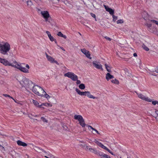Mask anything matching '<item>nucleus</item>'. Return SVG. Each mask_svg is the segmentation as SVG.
<instances>
[{
  "mask_svg": "<svg viewBox=\"0 0 158 158\" xmlns=\"http://www.w3.org/2000/svg\"><path fill=\"white\" fill-rule=\"evenodd\" d=\"M10 49V44L7 42L0 43V53L3 55H7Z\"/></svg>",
  "mask_w": 158,
  "mask_h": 158,
  "instance_id": "nucleus-1",
  "label": "nucleus"
},
{
  "mask_svg": "<svg viewBox=\"0 0 158 158\" xmlns=\"http://www.w3.org/2000/svg\"><path fill=\"white\" fill-rule=\"evenodd\" d=\"M20 83L23 86L25 87L27 90L31 89L33 86V84L31 81L25 77H23Z\"/></svg>",
  "mask_w": 158,
  "mask_h": 158,
  "instance_id": "nucleus-2",
  "label": "nucleus"
},
{
  "mask_svg": "<svg viewBox=\"0 0 158 158\" xmlns=\"http://www.w3.org/2000/svg\"><path fill=\"white\" fill-rule=\"evenodd\" d=\"M14 63L15 64H14L11 63L10 66L16 68L24 73H29V69L30 68V67L28 64H27L26 65V67L27 68L26 69L25 68L22 67L20 64H18L16 61H15L14 62Z\"/></svg>",
  "mask_w": 158,
  "mask_h": 158,
  "instance_id": "nucleus-3",
  "label": "nucleus"
},
{
  "mask_svg": "<svg viewBox=\"0 0 158 158\" xmlns=\"http://www.w3.org/2000/svg\"><path fill=\"white\" fill-rule=\"evenodd\" d=\"M32 87V91L35 94L41 97L43 96V93L44 92V90L41 87L36 85Z\"/></svg>",
  "mask_w": 158,
  "mask_h": 158,
  "instance_id": "nucleus-4",
  "label": "nucleus"
},
{
  "mask_svg": "<svg viewBox=\"0 0 158 158\" xmlns=\"http://www.w3.org/2000/svg\"><path fill=\"white\" fill-rule=\"evenodd\" d=\"M41 14L44 19L45 22H48L50 23L52 21L51 17H50L48 11L45 10L43 11H41Z\"/></svg>",
  "mask_w": 158,
  "mask_h": 158,
  "instance_id": "nucleus-5",
  "label": "nucleus"
},
{
  "mask_svg": "<svg viewBox=\"0 0 158 158\" xmlns=\"http://www.w3.org/2000/svg\"><path fill=\"white\" fill-rule=\"evenodd\" d=\"M64 76L70 78L73 81H76L78 79L77 76L72 72H68L65 73Z\"/></svg>",
  "mask_w": 158,
  "mask_h": 158,
  "instance_id": "nucleus-6",
  "label": "nucleus"
},
{
  "mask_svg": "<svg viewBox=\"0 0 158 158\" xmlns=\"http://www.w3.org/2000/svg\"><path fill=\"white\" fill-rule=\"evenodd\" d=\"M135 92L138 95V98L142 100L149 102H152V100L151 99H149L148 97H145L143 94L141 93H139L136 91H135Z\"/></svg>",
  "mask_w": 158,
  "mask_h": 158,
  "instance_id": "nucleus-7",
  "label": "nucleus"
},
{
  "mask_svg": "<svg viewBox=\"0 0 158 158\" xmlns=\"http://www.w3.org/2000/svg\"><path fill=\"white\" fill-rule=\"evenodd\" d=\"M93 66L97 69H101L102 71L103 70L102 66L99 62L97 61H94L93 62Z\"/></svg>",
  "mask_w": 158,
  "mask_h": 158,
  "instance_id": "nucleus-8",
  "label": "nucleus"
},
{
  "mask_svg": "<svg viewBox=\"0 0 158 158\" xmlns=\"http://www.w3.org/2000/svg\"><path fill=\"white\" fill-rule=\"evenodd\" d=\"M46 56L48 60L52 63H55L58 65H59V64L56 60H55L51 56H49L46 53Z\"/></svg>",
  "mask_w": 158,
  "mask_h": 158,
  "instance_id": "nucleus-9",
  "label": "nucleus"
},
{
  "mask_svg": "<svg viewBox=\"0 0 158 158\" xmlns=\"http://www.w3.org/2000/svg\"><path fill=\"white\" fill-rule=\"evenodd\" d=\"M81 52L85 54L86 56L90 59H92V57L90 56V54L88 51L86 50L85 48L81 49Z\"/></svg>",
  "mask_w": 158,
  "mask_h": 158,
  "instance_id": "nucleus-10",
  "label": "nucleus"
},
{
  "mask_svg": "<svg viewBox=\"0 0 158 158\" xmlns=\"http://www.w3.org/2000/svg\"><path fill=\"white\" fill-rule=\"evenodd\" d=\"M84 146L86 147L85 149L86 151L91 152H93L95 154L98 153V152L95 149L90 148L89 147L86 145V144H85Z\"/></svg>",
  "mask_w": 158,
  "mask_h": 158,
  "instance_id": "nucleus-11",
  "label": "nucleus"
},
{
  "mask_svg": "<svg viewBox=\"0 0 158 158\" xmlns=\"http://www.w3.org/2000/svg\"><path fill=\"white\" fill-rule=\"evenodd\" d=\"M0 62L6 66H10V65H11V63H10L7 60L5 59L2 58L0 57Z\"/></svg>",
  "mask_w": 158,
  "mask_h": 158,
  "instance_id": "nucleus-12",
  "label": "nucleus"
},
{
  "mask_svg": "<svg viewBox=\"0 0 158 158\" xmlns=\"http://www.w3.org/2000/svg\"><path fill=\"white\" fill-rule=\"evenodd\" d=\"M143 18L146 21H149L150 16L147 12H144L143 13L142 15Z\"/></svg>",
  "mask_w": 158,
  "mask_h": 158,
  "instance_id": "nucleus-13",
  "label": "nucleus"
},
{
  "mask_svg": "<svg viewBox=\"0 0 158 158\" xmlns=\"http://www.w3.org/2000/svg\"><path fill=\"white\" fill-rule=\"evenodd\" d=\"M104 7L107 11L109 12L110 14L112 15H114V10L109 8L108 6L105 5H104Z\"/></svg>",
  "mask_w": 158,
  "mask_h": 158,
  "instance_id": "nucleus-14",
  "label": "nucleus"
},
{
  "mask_svg": "<svg viewBox=\"0 0 158 158\" xmlns=\"http://www.w3.org/2000/svg\"><path fill=\"white\" fill-rule=\"evenodd\" d=\"M83 96H87L89 98H90L95 99L97 98L93 96V95L90 94V92L89 91H85L84 92V94Z\"/></svg>",
  "mask_w": 158,
  "mask_h": 158,
  "instance_id": "nucleus-15",
  "label": "nucleus"
},
{
  "mask_svg": "<svg viewBox=\"0 0 158 158\" xmlns=\"http://www.w3.org/2000/svg\"><path fill=\"white\" fill-rule=\"evenodd\" d=\"M86 126L88 127L89 130H90V129H91L94 131V132H92L94 134H95V132H96L98 134H100V133L96 129L93 127L87 124L86 125Z\"/></svg>",
  "mask_w": 158,
  "mask_h": 158,
  "instance_id": "nucleus-16",
  "label": "nucleus"
},
{
  "mask_svg": "<svg viewBox=\"0 0 158 158\" xmlns=\"http://www.w3.org/2000/svg\"><path fill=\"white\" fill-rule=\"evenodd\" d=\"M17 143L18 145L19 146H22L23 147H26L27 146V143L20 140H18Z\"/></svg>",
  "mask_w": 158,
  "mask_h": 158,
  "instance_id": "nucleus-17",
  "label": "nucleus"
},
{
  "mask_svg": "<svg viewBox=\"0 0 158 158\" xmlns=\"http://www.w3.org/2000/svg\"><path fill=\"white\" fill-rule=\"evenodd\" d=\"M94 142L96 143L98 146L100 147L101 148H103V149H104V148L106 147L103 144H102L101 142H99L98 141L96 140V139H95Z\"/></svg>",
  "mask_w": 158,
  "mask_h": 158,
  "instance_id": "nucleus-18",
  "label": "nucleus"
},
{
  "mask_svg": "<svg viewBox=\"0 0 158 158\" xmlns=\"http://www.w3.org/2000/svg\"><path fill=\"white\" fill-rule=\"evenodd\" d=\"M114 78L113 75H111L109 73H108L106 74V78L107 81H109V80L113 79Z\"/></svg>",
  "mask_w": 158,
  "mask_h": 158,
  "instance_id": "nucleus-19",
  "label": "nucleus"
},
{
  "mask_svg": "<svg viewBox=\"0 0 158 158\" xmlns=\"http://www.w3.org/2000/svg\"><path fill=\"white\" fill-rule=\"evenodd\" d=\"M74 118L75 119L77 120L79 122L81 120V119L83 118L81 115H77L76 114L74 116Z\"/></svg>",
  "mask_w": 158,
  "mask_h": 158,
  "instance_id": "nucleus-20",
  "label": "nucleus"
},
{
  "mask_svg": "<svg viewBox=\"0 0 158 158\" xmlns=\"http://www.w3.org/2000/svg\"><path fill=\"white\" fill-rule=\"evenodd\" d=\"M32 102L34 104V105L38 107H41V105H39V103L36 100H35L34 99H32Z\"/></svg>",
  "mask_w": 158,
  "mask_h": 158,
  "instance_id": "nucleus-21",
  "label": "nucleus"
},
{
  "mask_svg": "<svg viewBox=\"0 0 158 158\" xmlns=\"http://www.w3.org/2000/svg\"><path fill=\"white\" fill-rule=\"evenodd\" d=\"M79 122L81 126L82 127H85L86 125L84 120V119L83 118L81 119V120Z\"/></svg>",
  "mask_w": 158,
  "mask_h": 158,
  "instance_id": "nucleus-22",
  "label": "nucleus"
},
{
  "mask_svg": "<svg viewBox=\"0 0 158 158\" xmlns=\"http://www.w3.org/2000/svg\"><path fill=\"white\" fill-rule=\"evenodd\" d=\"M57 35L59 36L63 37L65 39H66L67 38L66 36L65 35H63V34L60 31H59L58 32Z\"/></svg>",
  "mask_w": 158,
  "mask_h": 158,
  "instance_id": "nucleus-23",
  "label": "nucleus"
},
{
  "mask_svg": "<svg viewBox=\"0 0 158 158\" xmlns=\"http://www.w3.org/2000/svg\"><path fill=\"white\" fill-rule=\"evenodd\" d=\"M77 93L80 95L83 96L84 94V92H81L77 88H76L75 89Z\"/></svg>",
  "mask_w": 158,
  "mask_h": 158,
  "instance_id": "nucleus-24",
  "label": "nucleus"
},
{
  "mask_svg": "<svg viewBox=\"0 0 158 158\" xmlns=\"http://www.w3.org/2000/svg\"><path fill=\"white\" fill-rule=\"evenodd\" d=\"M100 156L101 158H108L109 156L106 154H101L100 153L98 154Z\"/></svg>",
  "mask_w": 158,
  "mask_h": 158,
  "instance_id": "nucleus-25",
  "label": "nucleus"
},
{
  "mask_svg": "<svg viewBox=\"0 0 158 158\" xmlns=\"http://www.w3.org/2000/svg\"><path fill=\"white\" fill-rule=\"evenodd\" d=\"M111 81L112 83L118 85L119 84V82L116 79H112Z\"/></svg>",
  "mask_w": 158,
  "mask_h": 158,
  "instance_id": "nucleus-26",
  "label": "nucleus"
},
{
  "mask_svg": "<svg viewBox=\"0 0 158 158\" xmlns=\"http://www.w3.org/2000/svg\"><path fill=\"white\" fill-rule=\"evenodd\" d=\"M43 94L44 95L42 97L44 96L48 100L50 98V97L49 95L47 94L46 93L45 91L43 93Z\"/></svg>",
  "mask_w": 158,
  "mask_h": 158,
  "instance_id": "nucleus-27",
  "label": "nucleus"
},
{
  "mask_svg": "<svg viewBox=\"0 0 158 158\" xmlns=\"http://www.w3.org/2000/svg\"><path fill=\"white\" fill-rule=\"evenodd\" d=\"M105 65L107 71L109 72H111L110 68V66L106 64H105Z\"/></svg>",
  "mask_w": 158,
  "mask_h": 158,
  "instance_id": "nucleus-28",
  "label": "nucleus"
},
{
  "mask_svg": "<svg viewBox=\"0 0 158 158\" xmlns=\"http://www.w3.org/2000/svg\"><path fill=\"white\" fill-rule=\"evenodd\" d=\"M41 106H49L52 107V104H50L49 103H47V102L42 103L41 104Z\"/></svg>",
  "mask_w": 158,
  "mask_h": 158,
  "instance_id": "nucleus-29",
  "label": "nucleus"
},
{
  "mask_svg": "<svg viewBox=\"0 0 158 158\" xmlns=\"http://www.w3.org/2000/svg\"><path fill=\"white\" fill-rule=\"evenodd\" d=\"M79 87L80 89H85V85L84 84L82 83L79 85Z\"/></svg>",
  "mask_w": 158,
  "mask_h": 158,
  "instance_id": "nucleus-30",
  "label": "nucleus"
},
{
  "mask_svg": "<svg viewBox=\"0 0 158 158\" xmlns=\"http://www.w3.org/2000/svg\"><path fill=\"white\" fill-rule=\"evenodd\" d=\"M27 6L29 7H30V6H31L33 5L31 1V0H30L29 1H27Z\"/></svg>",
  "mask_w": 158,
  "mask_h": 158,
  "instance_id": "nucleus-31",
  "label": "nucleus"
},
{
  "mask_svg": "<svg viewBox=\"0 0 158 158\" xmlns=\"http://www.w3.org/2000/svg\"><path fill=\"white\" fill-rule=\"evenodd\" d=\"M142 47L143 49L146 51H148L149 50V49L144 44H143L142 45Z\"/></svg>",
  "mask_w": 158,
  "mask_h": 158,
  "instance_id": "nucleus-32",
  "label": "nucleus"
},
{
  "mask_svg": "<svg viewBox=\"0 0 158 158\" xmlns=\"http://www.w3.org/2000/svg\"><path fill=\"white\" fill-rule=\"evenodd\" d=\"M37 115H35V114H28V116L31 119H33V118H32V116H33L34 117H37Z\"/></svg>",
  "mask_w": 158,
  "mask_h": 158,
  "instance_id": "nucleus-33",
  "label": "nucleus"
},
{
  "mask_svg": "<svg viewBox=\"0 0 158 158\" xmlns=\"http://www.w3.org/2000/svg\"><path fill=\"white\" fill-rule=\"evenodd\" d=\"M1 72L3 73V75H5L7 73V71L4 69H2L1 70Z\"/></svg>",
  "mask_w": 158,
  "mask_h": 158,
  "instance_id": "nucleus-34",
  "label": "nucleus"
},
{
  "mask_svg": "<svg viewBox=\"0 0 158 158\" xmlns=\"http://www.w3.org/2000/svg\"><path fill=\"white\" fill-rule=\"evenodd\" d=\"M41 119L44 122L48 123V120L44 117H42L41 118Z\"/></svg>",
  "mask_w": 158,
  "mask_h": 158,
  "instance_id": "nucleus-35",
  "label": "nucleus"
},
{
  "mask_svg": "<svg viewBox=\"0 0 158 158\" xmlns=\"http://www.w3.org/2000/svg\"><path fill=\"white\" fill-rule=\"evenodd\" d=\"M2 95H3V96H4L5 97H8L12 99H13V98L12 97L10 96L9 95H8L7 94H3Z\"/></svg>",
  "mask_w": 158,
  "mask_h": 158,
  "instance_id": "nucleus-36",
  "label": "nucleus"
},
{
  "mask_svg": "<svg viewBox=\"0 0 158 158\" xmlns=\"http://www.w3.org/2000/svg\"><path fill=\"white\" fill-rule=\"evenodd\" d=\"M123 19H119L118 20L116 23L117 24H119V23H123Z\"/></svg>",
  "mask_w": 158,
  "mask_h": 158,
  "instance_id": "nucleus-37",
  "label": "nucleus"
},
{
  "mask_svg": "<svg viewBox=\"0 0 158 158\" xmlns=\"http://www.w3.org/2000/svg\"><path fill=\"white\" fill-rule=\"evenodd\" d=\"M112 16L113 18V21L114 22H115L116 21V20L117 19V17L115 16L114 15H113Z\"/></svg>",
  "mask_w": 158,
  "mask_h": 158,
  "instance_id": "nucleus-38",
  "label": "nucleus"
},
{
  "mask_svg": "<svg viewBox=\"0 0 158 158\" xmlns=\"http://www.w3.org/2000/svg\"><path fill=\"white\" fill-rule=\"evenodd\" d=\"M104 149L106 150L108 152L110 153L112 155H114L113 153L111 152L108 148L107 147H106L104 148Z\"/></svg>",
  "mask_w": 158,
  "mask_h": 158,
  "instance_id": "nucleus-39",
  "label": "nucleus"
},
{
  "mask_svg": "<svg viewBox=\"0 0 158 158\" xmlns=\"http://www.w3.org/2000/svg\"><path fill=\"white\" fill-rule=\"evenodd\" d=\"M150 21L152 22L155 23L158 26V21L154 20H151Z\"/></svg>",
  "mask_w": 158,
  "mask_h": 158,
  "instance_id": "nucleus-40",
  "label": "nucleus"
},
{
  "mask_svg": "<svg viewBox=\"0 0 158 158\" xmlns=\"http://www.w3.org/2000/svg\"><path fill=\"white\" fill-rule=\"evenodd\" d=\"M145 24L146 25V26L148 28H150V27H151L152 26V25L151 24H148V23H145Z\"/></svg>",
  "mask_w": 158,
  "mask_h": 158,
  "instance_id": "nucleus-41",
  "label": "nucleus"
},
{
  "mask_svg": "<svg viewBox=\"0 0 158 158\" xmlns=\"http://www.w3.org/2000/svg\"><path fill=\"white\" fill-rule=\"evenodd\" d=\"M152 103L153 105H156V104H158V102L156 101H152Z\"/></svg>",
  "mask_w": 158,
  "mask_h": 158,
  "instance_id": "nucleus-42",
  "label": "nucleus"
},
{
  "mask_svg": "<svg viewBox=\"0 0 158 158\" xmlns=\"http://www.w3.org/2000/svg\"><path fill=\"white\" fill-rule=\"evenodd\" d=\"M76 81H77L76 82V84L77 85L81 84V81L80 80H78V79H77V80H76Z\"/></svg>",
  "mask_w": 158,
  "mask_h": 158,
  "instance_id": "nucleus-43",
  "label": "nucleus"
},
{
  "mask_svg": "<svg viewBox=\"0 0 158 158\" xmlns=\"http://www.w3.org/2000/svg\"><path fill=\"white\" fill-rule=\"evenodd\" d=\"M35 1L38 4H40L42 2V0H35Z\"/></svg>",
  "mask_w": 158,
  "mask_h": 158,
  "instance_id": "nucleus-44",
  "label": "nucleus"
},
{
  "mask_svg": "<svg viewBox=\"0 0 158 158\" xmlns=\"http://www.w3.org/2000/svg\"><path fill=\"white\" fill-rule=\"evenodd\" d=\"M104 38L106 39L107 40H109V41H111V39L110 38L107 36H105L104 37Z\"/></svg>",
  "mask_w": 158,
  "mask_h": 158,
  "instance_id": "nucleus-45",
  "label": "nucleus"
},
{
  "mask_svg": "<svg viewBox=\"0 0 158 158\" xmlns=\"http://www.w3.org/2000/svg\"><path fill=\"white\" fill-rule=\"evenodd\" d=\"M50 40L52 42L54 41V38H53V36H51V37H50V38H49Z\"/></svg>",
  "mask_w": 158,
  "mask_h": 158,
  "instance_id": "nucleus-46",
  "label": "nucleus"
},
{
  "mask_svg": "<svg viewBox=\"0 0 158 158\" xmlns=\"http://www.w3.org/2000/svg\"><path fill=\"white\" fill-rule=\"evenodd\" d=\"M91 15L92 17H94V18L96 19V15H95V14H93V13H91Z\"/></svg>",
  "mask_w": 158,
  "mask_h": 158,
  "instance_id": "nucleus-47",
  "label": "nucleus"
},
{
  "mask_svg": "<svg viewBox=\"0 0 158 158\" xmlns=\"http://www.w3.org/2000/svg\"><path fill=\"white\" fill-rule=\"evenodd\" d=\"M148 30L151 32H153V31L151 27L148 28Z\"/></svg>",
  "mask_w": 158,
  "mask_h": 158,
  "instance_id": "nucleus-48",
  "label": "nucleus"
},
{
  "mask_svg": "<svg viewBox=\"0 0 158 158\" xmlns=\"http://www.w3.org/2000/svg\"><path fill=\"white\" fill-rule=\"evenodd\" d=\"M148 30L151 32H153V31L151 27L148 28Z\"/></svg>",
  "mask_w": 158,
  "mask_h": 158,
  "instance_id": "nucleus-49",
  "label": "nucleus"
},
{
  "mask_svg": "<svg viewBox=\"0 0 158 158\" xmlns=\"http://www.w3.org/2000/svg\"><path fill=\"white\" fill-rule=\"evenodd\" d=\"M46 32L48 36L51 35L50 32L48 31H46Z\"/></svg>",
  "mask_w": 158,
  "mask_h": 158,
  "instance_id": "nucleus-50",
  "label": "nucleus"
},
{
  "mask_svg": "<svg viewBox=\"0 0 158 158\" xmlns=\"http://www.w3.org/2000/svg\"><path fill=\"white\" fill-rule=\"evenodd\" d=\"M36 9H37L38 12H40V13H41V11H42V10H41L39 8H36Z\"/></svg>",
  "mask_w": 158,
  "mask_h": 158,
  "instance_id": "nucleus-51",
  "label": "nucleus"
},
{
  "mask_svg": "<svg viewBox=\"0 0 158 158\" xmlns=\"http://www.w3.org/2000/svg\"><path fill=\"white\" fill-rule=\"evenodd\" d=\"M154 117L158 121V115L156 116H154Z\"/></svg>",
  "mask_w": 158,
  "mask_h": 158,
  "instance_id": "nucleus-52",
  "label": "nucleus"
},
{
  "mask_svg": "<svg viewBox=\"0 0 158 158\" xmlns=\"http://www.w3.org/2000/svg\"><path fill=\"white\" fill-rule=\"evenodd\" d=\"M0 135H3V136H5L6 137H7L8 136V135H6V134H1L0 133Z\"/></svg>",
  "mask_w": 158,
  "mask_h": 158,
  "instance_id": "nucleus-53",
  "label": "nucleus"
},
{
  "mask_svg": "<svg viewBox=\"0 0 158 158\" xmlns=\"http://www.w3.org/2000/svg\"><path fill=\"white\" fill-rule=\"evenodd\" d=\"M133 56L135 57H136L137 56V54L135 53L133 54Z\"/></svg>",
  "mask_w": 158,
  "mask_h": 158,
  "instance_id": "nucleus-54",
  "label": "nucleus"
},
{
  "mask_svg": "<svg viewBox=\"0 0 158 158\" xmlns=\"http://www.w3.org/2000/svg\"><path fill=\"white\" fill-rule=\"evenodd\" d=\"M155 72L157 73H158V68H156L155 70Z\"/></svg>",
  "mask_w": 158,
  "mask_h": 158,
  "instance_id": "nucleus-55",
  "label": "nucleus"
},
{
  "mask_svg": "<svg viewBox=\"0 0 158 158\" xmlns=\"http://www.w3.org/2000/svg\"><path fill=\"white\" fill-rule=\"evenodd\" d=\"M0 147H1L2 148V149H4V147L2 146L0 144Z\"/></svg>",
  "mask_w": 158,
  "mask_h": 158,
  "instance_id": "nucleus-56",
  "label": "nucleus"
},
{
  "mask_svg": "<svg viewBox=\"0 0 158 158\" xmlns=\"http://www.w3.org/2000/svg\"><path fill=\"white\" fill-rule=\"evenodd\" d=\"M139 64H140H140H141V60H140V59H139Z\"/></svg>",
  "mask_w": 158,
  "mask_h": 158,
  "instance_id": "nucleus-57",
  "label": "nucleus"
},
{
  "mask_svg": "<svg viewBox=\"0 0 158 158\" xmlns=\"http://www.w3.org/2000/svg\"><path fill=\"white\" fill-rule=\"evenodd\" d=\"M61 49H62L63 51H65V50L62 47L60 48Z\"/></svg>",
  "mask_w": 158,
  "mask_h": 158,
  "instance_id": "nucleus-58",
  "label": "nucleus"
},
{
  "mask_svg": "<svg viewBox=\"0 0 158 158\" xmlns=\"http://www.w3.org/2000/svg\"><path fill=\"white\" fill-rule=\"evenodd\" d=\"M54 41H55V43H56V44L57 43V41H56V40L55 39H54Z\"/></svg>",
  "mask_w": 158,
  "mask_h": 158,
  "instance_id": "nucleus-59",
  "label": "nucleus"
},
{
  "mask_svg": "<svg viewBox=\"0 0 158 158\" xmlns=\"http://www.w3.org/2000/svg\"><path fill=\"white\" fill-rule=\"evenodd\" d=\"M40 108H42V110H43L44 109V107H42V106H41V107Z\"/></svg>",
  "mask_w": 158,
  "mask_h": 158,
  "instance_id": "nucleus-60",
  "label": "nucleus"
},
{
  "mask_svg": "<svg viewBox=\"0 0 158 158\" xmlns=\"http://www.w3.org/2000/svg\"><path fill=\"white\" fill-rule=\"evenodd\" d=\"M48 37H49V38L50 37H51V36H52L51 35H50L48 36Z\"/></svg>",
  "mask_w": 158,
  "mask_h": 158,
  "instance_id": "nucleus-61",
  "label": "nucleus"
},
{
  "mask_svg": "<svg viewBox=\"0 0 158 158\" xmlns=\"http://www.w3.org/2000/svg\"><path fill=\"white\" fill-rule=\"evenodd\" d=\"M152 75H153V76H156V75H155V73H154L153 74H152Z\"/></svg>",
  "mask_w": 158,
  "mask_h": 158,
  "instance_id": "nucleus-62",
  "label": "nucleus"
},
{
  "mask_svg": "<svg viewBox=\"0 0 158 158\" xmlns=\"http://www.w3.org/2000/svg\"><path fill=\"white\" fill-rule=\"evenodd\" d=\"M156 113L157 114V115H158V112L157 111H156Z\"/></svg>",
  "mask_w": 158,
  "mask_h": 158,
  "instance_id": "nucleus-63",
  "label": "nucleus"
},
{
  "mask_svg": "<svg viewBox=\"0 0 158 158\" xmlns=\"http://www.w3.org/2000/svg\"><path fill=\"white\" fill-rule=\"evenodd\" d=\"M15 102H16V101L13 98V99H12Z\"/></svg>",
  "mask_w": 158,
  "mask_h": 158,
  "instance_id": "nucleus-64",
  "label": "nucleus"
}]
</instances>
